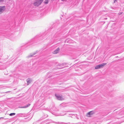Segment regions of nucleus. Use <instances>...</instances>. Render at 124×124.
<instances>
[{
	"label": "nucleus",
	"instance_id": "11",
	"mask_svg": "<svg viewBox=\"0 0 124 124\" xmlns=\"http://www.w3.org/2000/svg\"><path fill=\"white\" fill-rule=\"evenodd\" d=\"M3 0H0V1H3Z\"/></svg>",
	"mask_w": 124,
	"mask_h": 124
},
{
	"label": "nucleus",
	"instance_id": "3",
	"mask_svg": "<svg viewBox=\"0 0 124 124\" xmlns=\"http://www.w3.org/2000/svg\"><path fill=\"white\" fill-rule=\"evenodd\" d=\"M55 96L57 98V99L59 100H62L64 99L62 97L60 96L59 95L57 94H55Z\"/></svg>",
	"mask_w": 124,
	"mask_h": 124
},
{
	"label": "nucleus",
	"instance_id": "6",
	"mask_svg": "<svg viewBox=\"0 0 124 124\" xmlns=\"http://www.w3.org/2000/svg\"><path fill=\"white\" fill-rule=\"evenodd\" d=\"M59 48H57L53 52V53L54 54H55L58 53L59 51Z\"/></svg>",
	"mask_w": 124,
	"mask_h": 124
},
{
	"label": "nucleus",
	"instance_id": "10",
	"mask_svg": "<svg viewBox=\"0 0 124 124\" xmlns=\"http://www.w3.org/2000/svg\"><path fill=\"white\" fill-rule=\"evenodd\" d=\"M30 82V80H29L27 81V83H28V85L29 84Z\"/></svg>",
	"mask_w": 124,
	"mask_h": 124
},
{
	"label": "nucleus",
	"instance_id": "12",
	"mask_svg": "<svg viewBox=\"0 0 124 124\" xmlns=\"http://www.w3.org/2000/svg\"><path fill=\"white\" fill-rule=\"evenodd\" d=\"M116 0H115V1H114V2H115V1H116Z\"/></svg>",
	"mask_w": 124,
	"mask_h": 124
},
{
	"label": "nucleus",
	"instance_id": "13",
	"mask_svg": "<svg viewBox=\"0 0 124 124\" xmlns=\"http://www.w3.org/2000/svg\"><path fill=\"white\" fill-rule=\"evenodd\" d=\"M62 0V1H64V0Z\"/></svg>",
	"mask_w": 124,
	"mask_h": 124
},
{
	"label": "nucleus",
	"instance_id": "1",
	"mask_svg": "<svg viewBox=\"0 0 124 124\" xmlns=\"http://www.w3.org/2000/svg\"><path fill=\"white\" fill-rule=\"evenodd\" d=\"M43 0H35L33 3V5L35 6L38 7L42 4Z\"/></svg>",
	"mask_w": 124,
	"mask_h": 124
},
{
	"label": "nucleus",
	"instance_id": "8",
	"mask_svg": "<svg viewBox=\"0 0 124 124\" xmlns=\"http://www.w3.org/2000/svg\"><path fill=\"white\" fill-rule=\"evenodd\" d=\"M48 0H45L44 2V3L45 4H47L48 3Z\"/></svg>",
	"mask_w": 124,
	"mask_h": 124
},
{
	"label": "nucleus",
	"instance_id": "2",
	"mask_svg": "<svg viewBox=\"0 0 124 124\" xmlns=\"http://www.w3.org/2000/svg\"><path fill=\"white\" fill-rule=\"evenodd\" d=\"M106 63H103L101 64L97 65L95 67V69H98L102 68L105 65H106Z\"/></svg>",
	"mask_w": 124,
	"mask_h": 124
},
{
	"label": "nucleus",
	"instance_id": "5",
	"mask_svg": "<svg viewBox=\"0 0 124 124\" xmlns=\"http://www.w3.org/2000/svg\"><path fill=\"white\" fill-rule=\"evenodd\" d=\"M93 113H94L92 111H91L88 113L86 116L88 117H90L91 116V115H92Z\"/></svg>",
	"mask_w": 124,
	"mask_h": 124
},
{
	"label": "nucleus",
	"instance_id": "7",
	"mask_svg": "<svg viewBox=\"0 0 124 124\" xmlns=\"http://www.w3.org/2000/svg\"><path fill=\"white\" fill-rule=\"evenodd\" d=\"M30 105V104H29L27 106H24L23 107H19V108H26L27 107H28V106H29Z\"/></svg>",
	"mask_w": 124,
	"mask_h": 124
},
{
	"label": "nucleus",
	"instance_id": "9",
	"mask_svg": "<svg viewBox=\"0 0 124 124\" xmlns=\"http://www.w3.org/2000/svg\"><path fill=\"white\" fill-rule=\"evenodd\" d=\"M15 113H10L9 114V115L10 116L14 115H15Z\"/></svg>",
	"mask_w": 124,
	"mask_h": 124
},
{
	"label": "nucleus",
	"instance_id": "4",
	"mask_svg": "<svg viewBox=\"0 0 124 124\" xmlns=\"http://www.w3.org/2000/svg\"><path fill=\"white\" fill-rule=\"evenodd\" d=\"M5 9V7L4 6H0V14L1 13L4 11Z\"/></svg>",
	"mask_w": 124,
	"mask_h": 124
}]
</instances>
